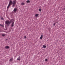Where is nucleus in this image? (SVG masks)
Wrapping results in <instances>:
<instances>
[{
    "mask_svg": "<svg viewBox=\"0 0 65 65\" xmlns=\"http://www.w3.org/2000/svg\"><path fill=\"white\" fill-rule=\"evenodd\" d=\"M12 4H13L12 6L13 7V6H15V4H16V2H15V1H13L12 2V1H10L8 6L7 7V9L9 8V7L10 6V5Z\"/></svg>",
    "mask_w": 65,
    "mask_h": 65,
    "instance_id": "f257e3e1",
    "label": "nucleus"
},
{
    "mask_svg": "<svg viewBox=\"0 0 65 65\" xmlns=\"http://www.w3.org/2000/svg\"><path fill=\"white\" fill-rule=\"evenodd\" d=\"M5 23L6 25H7V26H9V25L11 23V22L9 21V20H7L6 21Z\"/></svg>",
    "mask_w": 65,
    "mask_h": 65,
    "instance_id": "f03ea898",
    "label": "nucleus"
},
{
    "mask_svg": "<svg viewBox=\"0 0 65 65\" xmlns=\"http://www.w3.org/2000/svg\"><path fill=\"white\" fill-rule=\"evenodd\" d=\"M17 60H19V61H20L21 60V57L19 56L17 59Z\"/></svg>",
    "mask_w": 65,
    "mask_h": 65,
    "instance_id": "7ed1b4c3",
    "label": "nucleus"
},
{
    "mask_svg": "<svg viewBox=\"0 0 65 65\" xmlns=\"http://www.w3.org/2000/svg\"><path fill=\"white\" fill-rule=\"evenodd\" d=\"M14 22H12V23L11 24V27H12L13 26H14Z\"/></svg>",
    "mask_w": 65,
    "mask_h": 65,
    "instance_id": "20e7f679",
    "label": "nucleus"
},
{
    "mask_svg": "<svg viewBox=\"0 0 65 65\" xmlns=\"http://www.w3.org/2000/svg\"><path fill=\"white\" fill-rule=\"evenodd\" d=\"M46 46L44 45H43V46L42 48H46Z\"/></svg>",
    "mask_w": 65,
    "mask_h": 65,
    "instance_id": "39448f33",
    "label": "nucleus"
},
{
    "mask_svg": "<svg viewBox=\"0 0 65 65\" xmlns=\"http://www.w3.org/2000/svg\"><path fill=\"white\" fill-rule=\"evenodd\" d=\"M17 10V8H14V12H16Z\"/></svg>",
    "mask_w": 65,
    "mask_h": 65,
    "instance_id": "423d86ee",
    "label": "nucleus"
},
{
    "mask_svg": "<svg viewBox=\"0 0 65 65\" xmlns=\"http://www.w3.org/2000/svg\"><path fill=\"white\" fill-rule=\"evenodd\" d=\"M14 20H13L12 19L10 20V22L11 23V22H12V23H13V22H14Z\"/></svg>",
    "mask_w": 65,
    "mask_h": 65,
    "instance_id": "0eeeda50",
    "label": "nucleus"
},
{
    "mask_svg": "<svg viewBox=\"0 0 65 65\" xmlns=\"http://www.w3.org/2000/svg\"><path fill=\"white\" fill-rule=\"evenodd\" d=\"M42 37H43V35H42L40 37V39H42Z\"/></svg>",
    "mask_w": 65,
    "mask_h": 65,
    "instance_id": "6e6552de",
    "label": "nucleus"
},
{
    "mask_svg": "<svg viewBox=\"0 0 65 65\" xmlns=\"http://www.w3.org/2000/svg\"><path fill=\"white\" fill-rule=\"evenodd\" d=\"M21 4L22 5H25V3L22 2L21 3Z\"/></svg>",
    "mask_w": 65,
    "mask_h": 65,
    "instance_id": "1a4fd4ad",
    "label": "nucleus"
},
{
    "mask_svg": "<svg viewBox=\"0 0 65 65\" xmlns=\"http://www.w3.org/2000/svg\"><path fill=\"white\" fill-rule=\"evenodd\" d=\"M5 48L7 49V48H9V46H7L5 47Z\"/></svg>",
    "mask_w": 65,
    "mask_h": 65,
    "instance_id": "9d476101",
    "label": "nucleus"
},
{
    "mask_svg": "<svg viewBox=\"0 0 65 65\" xmlns=\"http://www.w3.org/2000/svg\"><path fill=\"white\" fill-rule=\"evenodd\" d=\"M38 15H39V14H36L35 15V17H38Z\"/></svg>",
    "mask_w": 65,
    "mask_h": 65,
    "instance_id": "9b49d317",
    "label": "nucleus"
},
{
    "mask_svg": "<svg viewBox=\"0 0 65 65\" xmlns=\"http://www.w3.org/2000/svg\"><path fill=\"white\" fill-rule=\"evenodd\" d=\"M39 11L40 12L41 11V9L40 8L39 9Z\"/></svg>",
    "mask_w": 65,
    "mask_h": 65,
    "instance_id": "f8f14e48",
    "label": "nucleus"
},
{
    "mask_svg": "<svg viewBox=\"0 0 65 65\" xmlns=\"http://www.w3.org/2000/svg\"><path fill=\"white\" fill-rule=\"evenodd\" d=\"M26 2H27V3H29V2H30V1L29 0L27 1Z\"/></svg>",
    "mask_w": 65,
    "mask_h": 65,
    "instance_id": "ddd939ff",
    "label": "nucleus"
},
{
    "mask_svg": "<svg viewBox=\"0 0 65 65\" xmlns=\"http://www.w3.org/2000/svg\"><path fill=\"white\" fill-rule=\"evenodd\" d=\"M0 26H2V27H4V25H3L0 24Z\"/></svg>",
    "mask_w": 65,
    "mask_h": 65,
    "instance_id": "4468645a",
    "label": "nucleus"
},
{
    "mask_svg": "<svg viewBox=\"0 0 65 65\" xmlns=\"http://www.w3.org/2000/svg\"><path fill=\"white\" fill-rule=\"evenodd\" d=\"M5 34H3L2 35V36H5Z\"/></svg>",
    "mask_w": 65,
    "mask_h": 65,
    "instance_id": "2eb2a0df",
    "label": "nucleus"
},
{
    "mask_svg": "<svg viewBox=\"0 0 65 65\" xmlns=\"http://www.w3.org/2000/svg\"><path fill=\"white\" fill-rule=\"evenodd\" d=\"M48 61V60H47V59H45V61Z\"/></svg>",
    "mask_w": 65,
    "mask_h": 65,
    "instance_id": "dca6fc26",
    "label": "nucleus"
},
{
    "mask_svg": "<svg viewBox=\"0 0 65 65\" xmlns=\"http://www.w3.org/2000/svg\"><path fill=\"white\" fill-rule=\"evenodd\" d=\"M24 38L25 39L27 38V37L26 36L24 37Z\"/></svg>",
    "mask_w": 65,
    "mask_h": 65,
    "instance_id": "f3484780",
    "label": "nucleus"
},
{
    "mask_svg": "<svg viewBox=\"0 0 65 65\" xmlns=\"http://www.w3.org/2000/svg\"><path fill=\"white\" fill-rule=\"evenodd\" d=\"M12 58L10 59V61H12Z\"/></svg>",
    "mask_w": 65,
    "mask_h": 65,
    "instance_id": "a211bd4d",
    "label": "nucleus"
},
{
    "mask_svg": "<svg viewBox=\"0 0 65 65\" xmlns=\"http://www.w3.org/2000/svg\"><path fill=\"white\" fill-rule=\"evenodd\" d=\"M56 23H54L53 24V25L54 26H55V25H56Z\"/></svg>",
    "mask_w": 65,
    "mask_h": 65,
    "instance_id": "6ab92c4d",
    "label": "nucleus"
},
{
    "mask_svg": "<svg viewBox=\"0 0 65 65\" xmlns=\"http://www.w3.org/2000/svg\"><path fill=\"white\" fill-rule=\"evenodd\" d=\"M1 19H2H2H3V18H1Z\"/></svg>",
    "mask_w": 65,
    "mask_h": 65,
    "instance_id": "aec40b11",
    "label": "nucleus"
},
{
    "mask_svg": "<svg viewBox=\"0 0 65 65\" xmlns=\"http://www.w3.org/2000/svg\"><path fill=\"white\" fill-rule=\"evenodd\" d=\"M14 1H15V2H16V0H14Z\"/></svg>",
    "mask_w": 65,
    "mask_h": 65,
    "instance_id": "412c9836",
    "label": "nucleus"
},
{
    "mask_svg": "<svg viewBox=\"0 0 65 65\" xmlns=\"http://www.w3.org/2000/svg\"><path fill=\"white\" fill-rule=\"evenodd\" d=\"M10 0V1H11V0Z\"/></svg>",
    "mask_w": 65,
    "mask_h": 65,
    "instance_id": "4be33fe9",
    "label": "nucleus"
}]
</instances>
